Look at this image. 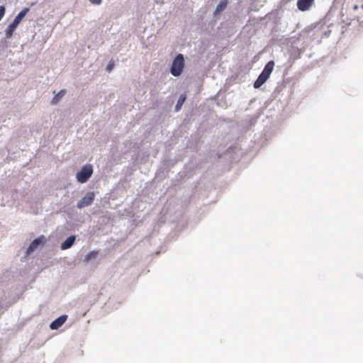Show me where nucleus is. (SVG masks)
<instances>
[{"mask_svg":"<svg viewBox=\"0 0 363 363\" xmlns=\"http://www.w3.org/2000/svg\"><path fill=\"white\" fill-rule=\"evenodd\" d=\"M362 9H363V4H362Z\"/></svg>","mask_w":363,"mask_h":363,"instance_id":"obj_19","label":"nucleus"},{"mask_svg":"<svg viewBox=\"0 0 363 363\" xmlns=\"http://www.w3.org/2000/svg\"><path fill=\"white\" fill-rule=\"evenodd\" d=\"M98 255V252L96 251H91L87 255H85L84 262H88L91 259H94Z\"/></svg>","mask_w":363,"mask_h":363,"instance_id":"obj_13","label":"nucleus"},{"mask_svg":"<svg viewBox=\"0 0 363 363\" xmlns=\"http://www.w3.org/2000/svg\"><path fill=\"white\" fill-rule=\"evenodd\" d=\"M184 68V58L183 55L178 54L173 60L170 72L174 77H179L183 72Z\"/></svg>","mask_w":363,"mask_h":363,"instance_id":"obj_2","label":"nucleus"},{"mask_svg":"<svg viewBox=\"0 0 363 363\" xmlns=\"http://www.w3.org/2000/svg\"><path fill=\"white\" fill-rule=\"evenodd\" d=\"M65 93V90H61L60 91H59L53 98H52V104H56L60 99V98H62L64 94Z\"/></svg>","mask_w":363,"mask_h":363,"instance_id":"obj_14","label":"nucleus"},{"mask_svg":"<svg viewBox=\"0 0 363 363\" xmlns=\"http://www.w3.org/2000/svg\"><path fill=\"white\" fill-rule=\"evenodd\" d=\"M313 1H297V6L299 10L305 11L308 10Z\"/></svg>","mask_w":363,"mask_h":363,"instance_id":"obj_9","label":"nucleus"},{"mask_svg":"<svg viewBox=\"0 0 363 363\" xmlns=\"http://www.w3.org/2000/svg\"><path fill=\"white\" fill-rule=\"evenodd\" d=\"M45 238L43 235H40L38 238H35L34 240L31 242L30 245L27 249V254H30L33 252L40 245L45 243Z\"/></svg>","mask_w":363,"mask_h":363,"instance_id":"obj_5","label":"nucleus"},{"mask_svg":"<svg viewBox=\"0 0 363 363\" xmlns=\"http://www.w3.org/2000/svg\"><path fill=\"white\" fill-rule=\"evenodd\" d=\"M67 315H62L55 319L54 321H52L50 325V328L52 330H57L60 328L67 320Z\"/></svg>","mask_w":363,"mask_h":363,"instance_id":"obj_6","label":"nucleus"},{"mask_svg":"<svg viewBox=\"0 0 363 363\" xmlns=\"http://www.w3.org/2000/svg\"><path fill=\"white\" fill-rule=\"evenodd\" d=\"M95 198V194L93 191L88 192L82 199H80L77 204V207L79 209L83 208L84 207L90 206Z\"/></svg>","mask_w":363,"mask_h":363,"instance_id":"obj_4","label":"nucleus"},{"mask_svg":"<svg viewBox=\"0 0 363 363\" xmlns=\"http://www.w3.org/2000/svg\"><path fill=\"white\" fill-rule=\"evenodd\" d=\"M93 168L91 164H86L77 174V179L80 183H85L91 176Z\"/></svg>","mask_w":363,"mask_h":363,"instance_id":"obj_3","label":"nucleus"},{"mask_svg":"<svg viewBox=\"0 0 363 363\" xmlns=\"http://www.w3.org/2000/svg\"><path fill=\"white\" fill-rule=\"evenodd\" d=\"M274 61H272V60L269 61L265 65L262 72L266 74L267 75H268L269 77L271 73L272 72V71L274 69Z\"/></svg>","mask_w":363,"mask_h":363,"instance_id":"obj_10","label":"nucleus"},{"mask_svg":"<svg viewBox=\"0 0 363 363\" xmlns=\"http://www.w3.org/2000/svg\"><path fill=\"white\" fill-rule=\"evenodd\" d=\"M101 1H92L94 4H99Z\"/></svg>","mask_w":363,"mask_h":363,"instance_id":"obj_18","label":"nucleus"},{"mask_svg":"<svg viewBox=\"0 0 363 363\" xmlns=\"http://www.w3.org/2000/svg\"><path fill=\"white\" fill-rule=\"evenodd\" d=\"M269 77L268 75L262 72V73L259 75L257 80L255 82L254 87L255 89H259V87L262 86V84L265 83V82L269 79Z\"/></svg>","mask_w":363,"mask_h":363,"instance_id":"obj_7","label":"nucleus"},{"mask_svg":"<svg viewBox=\"0 0 363 363\" xmlns=\"http://www.w3.org/2000/svg\"><path fill=\"white\" fill-rule=\"evenodd\" d=\"M186 94H182L178 101H177V103L176 104V106H175V110L176 111H178L182 106V105L184 104V101H186Z\"/></svg>","mask_w":363,"mask_h":363,"instance_id":"obj_12","label":"nucleus"},{"mask_svg":"<svg viewBox=\"0 0 363 363\" xmlns=\"http://www.w3.org/2000/svg\"><path fill=\"white\" fill-rule=\"evenodd\" d=\"M113 67H114V62H113V61L111 60L106 67V70L108 72H111L112 70V69L113 68Z\"/></svg>","mask_w":363,"mask_h":363,"instance_id":"obj_16","label":"nucleus"},{"mask_svg":"<svg viewBox=\"0 0 363 363\" xmlns=\"http://www.w3.org/2000/svg\"><path fill=\"white\" fill-rule=\"evenodd\" d=\"M274 61H272V60L269 61L265 65L262 72L266 74L267 75H268L269 77L271 73L272 72V71L274 69Z\"/></svg>","mask_w":363,"mask_h":363,"instance_id":"obj_11","label":"nucleus"},{"mask_svg":"<svg viewBox=\"0 0 363 363\" xmlns=\"http://www.w3.org/2000/svg\"><path fill=\"white\" fill-rule=\"evenodd\" d=\"M228 1H220V3L218 5L216 12H220V11L223 10L226 5Z\"/></svg>","mask_w":363,"mask_h":363,"instance_id":"obj_15","label":"nucleus"},{"mask_svg":"<svg viewBox=\"0 0 363 363\" xmlns=\"http://www.w3.org/2000/svg\"><path fill=\"white\" fill-rule=\"evenodd\" d=\"M28 11V8H24L18 13V14L16 16L13 22L8 26L5 30L6 38H10L13 35L18 24L21 23V21L23 20V18L25 17V16L27 14Z\"/></svg>","mask_w":363,"mask_h":363,"instance_id":"obj_1","label":"nucleus"},{"mask_svg":"<svg viewBox=\"0 0 363 363\" xmlns=\"http://www.w3.org/2000/svg\"><path fill=\"white\" fill-rule=\"evenodd\" d=\"M75 236L71 235L69 238H67L62 244H61V249L62 250H67L72 246L75 241Z\"/></svg>","mask_w":363,"mask_h":363,"instance_id":"obj_8","label":"nucleus"},{"mask_svg":"<svg viewBox=\"0 0 363 363\" xmlns=\"http://www.w3.org/2000/svg\"><path fill=\"white\" fill-rule=\"evenodd\" d=\"M5 14V7L4 6H0V21L4 17Z\"/></svg>","mask_w":363,"mask_h":363,"instance_id":"obj_17","label":"nucleus"}]
</instances>
